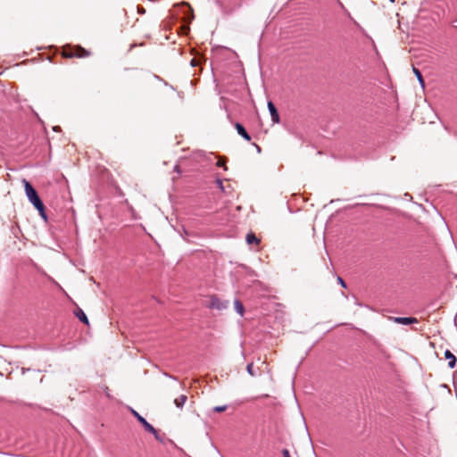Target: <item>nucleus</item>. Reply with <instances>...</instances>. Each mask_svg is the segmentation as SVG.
I'll return each mask as SVG.
<instances>
[{"label":"nucleus","mask_w":457,"mask_h":457,"mask_svg":"<svg viewBox=\"0 0 457 457\" xmlns=\"http://www.w3.org/2000/svg\"><path fill=\"white\" fill-rule=\"evenodd\" d=\"M22 182L24 184V189H25V193H26L28 199L34 205V207L38 211L40 216L45 220H46V208H45L43 202L39 198L37 191L31 186V184L29 181H27L26 179H23Z\"/></svg>","instance_id":"1"},{"label":"nucleus","mask_w":457,"mask_h":457,"mask_svg":"<svg viewBox=\"0 0 457 457\" xmlns=\"http://www.w3.org/2000/svg\"><path fill=\"white\" fill-rule=\"evenodd\" d=\"M62 55L65 58H85L90 55V53L80 46H66L62 48Z\"/></svg>","instance_id":"2"},{"label":"nucleus","mask_w":457,"mask_h":457,"mask_svg":"<svg viewBox=\"0 0 457 457\" xmlns=\"http://www.w3.org/2000/svg\"><path fill=\"white\" fill-rule=\"evenodd\" d=\"M207 306L211 309H216V310L221 311V310L228 308V301L224 302V301L220 300L219 297H217L216 295H212V296H211L210 303H208Z\"/></svg>","instance_id":"3"},{"label":"nucleus","mask_w":457,"mask_h":457,"mask_svg":"<svg viewBox=\"0 0 457 457\" xmlns=\"http://www.w3.org/2000/svg\"><path fill=\"white\" fill-rule=\"evenodd\" d=\"M133 415L137 419V420L144 426L145 429L152 434H155V428L149 424L145 419H144L141 415H139L136 411L132 410Z\"/></svg>","instance_id":"4"},{"label":"nucleus","mask_w":457,"mask_h":457,"mask_svg":"<svg viewBox=\"0 0 457 457\" xmlns=\"http://www.w3.org/2000/svg\"><path fill=\"white\" fill-rule=\"evenodd\" d=\"M268 108H269L273 123H279V121H280L279 114H278V112L276 106L274 105V104L272 102H270V101L268 102Z\"/></svg>","instance_id":"5"},{"label":"nucleus","mask_w":457,"mask_h":457,"mask_svg":"<svg viewBox=\"0 0 457 457\" xmlns=\"http://www.w3.org/2000/svg\"><path fill=\"white\" fill-rule=\"evenodd\" d=\"M393 320L395 323L403 325H409L418 322V320L412 317H395Z\"/></svg>","instance_id":"6"},{"label":"nucleus","mask_w":457,"mask_h":457,"mask_svg":"<svg viewBox=\"0 0 457 457\" xmlns=\"http://www.w3.org/2000/svg\"><path fill=\"white\" fill-rule=\"evenodd\" d=\"M235 128L237 131V133L243 137L245 140L247 141H250L251 140V137L249 136V134L247 133V131L245 130V129L243 127L242 124L240 123H236L235 124Z\"/></svg>","instance_id":"7"},{"label":"nucleus","mask_w":457,"mask_h":457,"mask_svg":"<svg viewBox=\"0 0 457 457\" xmlns=\"http://www.w3.org/2000/svg\"><path fill=\"white\" fill-rule=\"evenodd\" d=\"M445 358L449 361H448L449 368L453 369L456 365V358L453 354V353L449 350H446L445 352Z\"/></svg>","instance_id":"8"},{"label":"nucleus","mask_w":457,"mask_h":457,"mask_svg":"<svg viewBox=\"0 0 457 457\" xmlns=\"http://www.w3.org/2000/svg\"><path fill=\"white\" fill-rule=\"evenodd\" d=\"M245 240L248 245H259L261 242V240L253 232H250L246 235Z\"/></svg>","instance_id":"9"},{"label":"nucleus","mask_w":457,"mask_h":457,"mask_svg":"<svg viewBox=\"0 0 457 457\" xmlns=\"http://www.w3.org/2000/svg\"><path fill=\"white\" fill-rule=\"evenodd\" d=\"M75 315L77 316V318L81 321L83 322L84 324L86 325H88L89 324V321L87 320V317L86 316V314L84 313V312L80 309V308H78L76 311H75Z\"/></svg>","instance_id":"10"},{"label":"nucleus","mask_w":457,"mask_h":457,"mask_svg":"<svg viewBox=\"0 0 457 457\" xmlns=\"http://www.w3.org/2000/svg\"><path fill=\"white\" fill-rule=\"evenodd\" d=\"M187 395H181L179 397L175 398L174 403L178 408L181 409L183 407V405L185 404V403L187 402Z\"/></svg>","instance_id":"11"},{"label":"nucleus","mask_w":457,"mask_h":457,"mask_svg":"<svg viewBox=\"0 0 457 457\" xmlns=\"http://www.w3.org/2000/svg\"><path fill=\"white\" fill-rule=\"evenodd\" d=\"M234 306H235L236 312L240 316H243L244 313H245V307H244L243 303L239 300H235L234 301Z\"/></svg>","instance_id":"12"},{"label":"nucleus","mask_w":457,"mask_h":457,"mask_svg":"<svg viewBox=\"0 0 457 457\" xmlns=\"http://www.w3.org/2000/svg\"><path fill=\"white\" fill-rule=\"evenodd\" d=\"M412 71H413V73L415 74V76L417 77V79H418L419 82L420 83V85H421L422 87H424V85H425L424 79H423V77H422L421 72L420 71V70H419V69H417V68H415V67H413V68H412Z\"/></svg>","instance_id":"13"},{"label":"nucleus","mask_w":457,"mask_h":457,"mask_svg":"<svg viewBox=\"0 0 457 457\" xmlns=\"http://www.w3.org/2000/svg\"><path fill=\"white\" fill-rule=\"evenodd\" d=\"M217 166L224 168V170H227L226 166V159L225 158H220L217 162Z\"/></svg>","instance_id":"14"},{"label":"nucleus","mask_w":457,"mask_h":457,"mask_svg":"<svg viewBox=\"0 0 457 457\" xmlns=\"http://www.w3.org/2000/svg\"><path fill=\"white\" fill-rule=\"evenodd\" d=\"M201 63V60L200 58H193L191 61H190V64L191 66L193 67H195V66H199Z\"/></svg>","instance_id":"15"},{"label":"nucleus","mask_w":457,"mask_h":457,"mask_svg":"<svg viewBox=\"0 0 457 457\" xmlns=\"http://www.w3.org/2000/svg\"><path fill=\"white\" fill-rule=\"evenodd\" d=\"M227 405L216 406L213 408V411L216 412H223L227 410Z\"/></svg>","instance_id":"16"},{"label":"nucleus","mask_w":457,"mask_h":457,"mask_svg":"<svg viewBox=\"0 0 457 457\" xmlns=\"http://www.w3.org/2000/svg\"><path fill=\"white\" fill-rule=\"evenodd\" d=\"M246 370H247V372L251 375V376H253L254 375V372H253V363H250L247 365L246 367Z\"/></svg>","instance_id":"17"},{"label":"nucleus","mask_w":457,"mask_h":457,"mask_svg":"<svg viewBox=\"0 0 457 457\" xmlns=\"http://www.w3.org/2000/svg\"><path fill=\"white\" fill-rule=\"evenodd\" d=\"M137 12L139 14H145V9L143 6L138 5L137 6Z\"/></svg>","instance_id":"18"},{"label":"nucleus","mask_w":457,"mask_h":457,"mask_svg":"<svg viewBox=\"0 0 457 457\" xmlns=\"http://www.w3.org/2000/svg\"><path fill=\"white\" fill-rule=\"evenodd\" d=\"M337 281L339 282V284H340L342 287H346L345 282L344 281V279H343L342 278L338 277V278H337Z\"/></svg>","instance_id":"19"},{"label":"nucleus","mask_w":457,"mask_h":457,"mask_svg":"<svg viewBox=\"0 0 457 457\" xmlns=\"http://www.w3.org/2000/svg\"><path fill=\"white\" fill-rule=\"evenodd\" d=\"M283 455H284V457H290L288 450H284L283 451Z\"/></svg>","instance_id":"20"}]
</instances>
